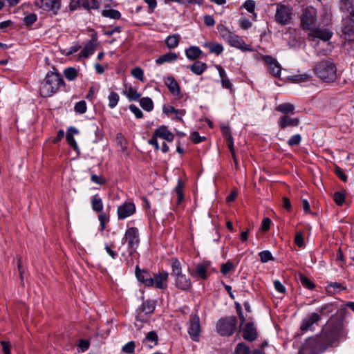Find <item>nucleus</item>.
Instances as JSON below:
<instances>
[{"mask_svg": "<svg viewBox=\"0 0 354 354\" xmlns=\"http://www.w3.org/2000/svg\"><path fill=\"white\" fill-rule=\"evenodd\" d=\"M346 334L343 320L338 317H331L322 330L321 336L326 346H330L345 339Z\"/></svg>", "mask_w": 354, "mask_h": 354, "instance_id": "nucleus-1", "label": "nucleus"}, {"mask_svg": "<svg viewBox=\"0 0 354 354\" xmlns=\"http://www.w3.org/2000/svg\"><path fill=\"white\" fill-rule=\"evenodd\" d=\"M65 82L60 73L50 71L47 73L39 86L40 95L44 97L53 95L57 92L60 86H64Z\"/></svg>", "mask_w": 354, "mask_h": 354, "instance_id": "nucleus-2", "label": "nucleus"}, {"mask_svg": "<svg viewBox=\"0 0 354 354\" xmlns=\"http://www.w3.org/2000/svg\"><path fill=\"white\" fill-rule=\"evenodd\" d=\"M315 74L325 82H334L337 78V66L333 59L319 62L314 68Z\"/></svg>", "mask_w": 354, "mask_h": 354, "instance_id": "nucleus-3", "label": "nucleus"}, {"mask_svg": "<svg viewBox=\"0 0 354 354\" xmlns=\"http://www.w3.org/2000/svg\"><path fill=\"white\" fill-rule=\"evenodd\" d=\"M351 8L348 9L342 8L341 0L339 3V9L346 13L349 14V17L344 20L343 34L346 40L354 41V0H349Z\"/></svg>", "mask_w": 354, "mask_h": 354, "instance_id": "nucleus-4", "label": "nucleus"}, {"mask_svg": "<svg viewBox=\"0 0 354 354\" xmlns=\"http://www.w3.org/2000/svg\"><path fill=\"white\" fill-rule=\"evenodd\" d=\"M237 319L234 316L221 318L216 323V330L222 336L232 335L236 328Z\"/></svg>", "mask_w": 354, "mask_h": 354, "instance_id": "nucleus-5", "label": "nucleus"}, {"mask_svg": "<svg viewBox=\"0 0 354 354\" xmlns=\"http://www.w3.org/2000/svg\"><path fill=\"white\" fill-rule=\"evenodd\" d=\"M328 346L322 340V336L318 338H309L299 350L300 354H318L324 351Z\"/></svg>", "mask_w": 354, "mask_h": 354, "instance_id": "nucleus-6", "label": "nucleus"}, {"mask_svg": "<svg viewBox=\"0 0 354 354\" xmlns=\"http://www.w3.org/2000/svg\"><path fill=\"white\" fill-rule=\"evenodd\" d=\"M215 271V269L212 267L211 262L208 261L198 263L194 268L189 269V272L192 277L202 280L207 279Z\"/></svg>", "mask_w": 354, "mask_h": 354, "instance_id": "nucleus-7", "label": "nucleus"}, {"mask_svg": "<svg viewBox=\"0 0 354 354\" xmlns=\"http://www.w3.org/2000/svg\"><path fill=\"white\" fill-rule=\"evenodd\" d=\"M317 24V12L311 6L303 9L301 16V26L304 30H312Z\"/></svg>", "mask_w": 354, "mask_h": 354, "instance_id": "nucleus-8", "label": "nucleus"}, {"mask_svg": "<svg viewBox=\"0 0 354 354\" xmlns=\"http://www.w3.org/2000/svg\"><path fill=\"white\" fill-rule=\"evenodd\" d=\"M34 6L46 12H51L53 15H57L61 7V0H34Z\"/></svg>", "mask_w": 354, "mask_h": 354, "instance_id": "nucleus-9", "label": "nucleus"}, {"mask_svg": "<svg viewBox=\"0 0 354 354\" xmlns=\"http://www.w3.org/2000/svg\"><path fill=\"white\" fill-rule=\"evenodd\" d=\"M292 8L289 5L277 3L275 20L281 25L288 24L292 18Z\"/></svg>", "mask_w": 354, "mask_h": 354, "instance_id": "nucleus-10", "label": "nucleus"}, {"mask_svg": "<svg viewBox=\"0 0 354 354\" xmlns=\"http://www.w3.org/2000/svg\"><path fill=\"white\" fill-rule=\"evenodd\" d=\"M123 240L128 243L130 249V254L136 251L140 243V234L138 229L132 227L128 228L125 233Z\"/></svg>", "mask_w": 354, "mask_h": 354, "instance_id": "nucleus-11", "label": "nucleus"}, {"mask_svg": "<svg viewBox=\"0 0 354 354\" xmlns=\"http://www.w3.org/2000/svg\"><path fill=\"white\" fill-rule=\"evenodd\" d=\"M156 307L155 302L151 300H147L142 303L136 310V319L140 322H146L147 321V315L153 312Z\"/></svg>", "mask_w": 354, "mask_h": 354, "instance_id": "nucleus-12", "label": "nucleus"}, {"mask_svg": "<svg viewBox=\"0 0 354 354\" xmlns=\"http://www.w3.org/2000/svg\"><path fill=\"white\" fill-rule=\"evenodd\" d=\"M187 332L191 339L194 342L199 341L201 332L200 319L197 315H192L188 322Z\"/></svg>", "mask_w": 354, "mask_h": 354, "instance_id": "nucleus-13", "label": "nucleus"}, {"mask_svg": "<svg viewBox=\"0 0 354 354\" xmlns=\"http://www.w3.org/2000/svg\"><path fill=\"white\" fill-rule=\"evenodd\" d=\"M320 319L321 315L319 313H311L309 316L302 320L300 326V330L304 332L314 330V325H317Z\"/></svg>", "mask_w": 354, "mask_h": 354, "instance_id": "nucleus-14", "label": "nucleus"}, {"mask_svg": "<svg viewBox=\"0 0 354 354\" xmlns=\"http://www.w3.org/2000/svg\"><path fill=\"white\" fill-rule=\"evenodd\" d=\"M309 38L312 41L315 39H319L323 41H328L333 36V32L327 28H313L310 30L309 33Z\"/></svg>", "mask_w": 354, "mask_h": 354, "instance_id": "nucleus-15", "label": "nucleus"}, {"mask_svg": "<svg viewBox=\"0 0 354 354\" xmlns=\"http://www.w3.org/2000/svg\"><path fill=\"white\" fill-rule=\"evenodd\" d=\"M136 212V206L133 203L126 202L118 207V216L120 220H124Z\"/></svg>", "mask_w": 354, "mask_h": 354, "instance_id": "nucleus-16", "label": "nucleus"}, {"mask_svg": "<svg viewBox=\"0 0 354 354\" xmlns=\"http://www.w3.org/2000/svg\"><path fill=\"white\" fill-rule=\"evenodd\" d=\"M169 274L166 271H160L151 277L152 286L159 289L166 288L167 286Z\"/></svg>", "mask_w": 354, "mask_h": 354, "instance_id": "nucleus-17", "label": "nucleus"}, {"mask_svg": "<svg viewBox=\"0 0 354 354\" xmlns=\"http://www.w3.org/2000/svg\"><path fill=\"white\" fill-rule=\"evenodd\" d=\"M227 43L242 51H252V48L250 45H247L241 37L234 33L232 35Z\"/></svg>", "mask_w": 354, "mask_h": 354, "instance_id": "nucleus-18", "label": "nucleus"}, {"mask_svg": "<svg viewBox=\"0 0 354 354\" xmlns=\"http://www.w3.org/2000/svg\"><path fill=\"white\" fill-rule=\"evenodd\" d=\"M263 62L268 64L270 73L274 77H279L281 67L277 59L270 55L263 56Z\"/></svg>", "mask_w": 354, "mask_h": 354, "instance_id": "nucleus-19", "label": "nucleus"}, {"mask_svg": "<svg viewBox=\"0 0 354 354\" xmlns=\"http://www.w3.org/2000/svg\"><path fill=\"white\" fill-rule=\"evenodd\" d=\"M242 336L244 339L252 342L257 337V329L254 327V324L251 322L247 323L243 328V334Z\"/></svg>", "mask_w": 354, "mask_h": 354, "instance_id": "nucleus-20", "label": "nucleus"}, {"mask_svg": "<svg viewBox=\"0 0 354 354\" xmlns=\"http://www.w3.org/2000/svg\"><path fill=\"white\" fill-rule=\"evenodd\" d=\"M153 133L158 138L165 140L167 142H172L174 138V134L165 125L160 126L154 131Z\"/></svg>", "mask_w": 354, "mask_h": 354, "instance_id": "nucleus-21", "label": "nucleus"}, {"mask_svg": "<svg viewBox=\"0 0 354 354\" xmlns=\"http://www.w3.org/2000/svg\"><path fill=\"white\" fill-rule=\"evenodd\" d=\"M164 83L170 93L174 96H178L180 93L179 84L173 77H164Z\"/></svg>", "mask_w": 354, "mask_h": 354, "instance_id": "nucleus-22", "label": "nucleus"}, {"mask_svg": "<svg viewBox=\"0 0 354 354\" xmlns=\"http://www.w3.org/2000/svg\"><path fill=\"white\" fill-rule=\"evenodd\" d=\"M215 68L218 72L222 87L223 88L232 90L233 85L227 77L225 71L220 65H215Z\"/></svg>", "mask_w": 354, "mask_h": 354, "instance_id": "nucleus-23", "label": "nucleus"}, {"mask_svg": "<svg viewBox=\"0 0 354 354\" xmlns=\"http://www.w3.org/2000/svg\"><path fill=\"white\" fill-rule=\"evenodd\" d=\"M299 123V118H292L287 115L281 117L278 121V124L281 129H285L288 127H297Z\"/></svg>", "mask_w": 354, "mask_h": 354, "instance_id": "nucleus-24", "label": "nucleus"}, {"mask_svg": "<svg viewBox=\"0 0 354 354\" xmlns=\"http://www.w3.org/2000/svg\"><path fill=\"white\" fill-rule=\"evenodd\" d=\"M176 286L182 290H188L192 287V282L189 277L185 274H181L176 277Z\"/></svg>", "mask_w": 354, "mask_h": 354, "instance_id": "nucleus-25", "label": "nucleus"}, {"mask_svg": "<svg viewBox=\"0 0 354 354\" xmlns=\"http://www.w3.org/2000/svg\"><path fill=\"white\" fill-rule=\"evenodd\" d=\"M136 275L139 281L143 283L147 286H152L151 277L147 272L139 270L137 266Z\"/></svg>", "mask_w": 354, "mask_h": 354, "instance_id": "nucleus-26", "label": "nucleus"}, {"mask_svg": "<svg viewBox=\"0 0 354 354\" xmlns=\"http://www.w3.org/2000/svg\"><path fill=\"white\" fill-rule=\"evenodd\" d=\"M96 44L93 41H89L86 44L83 49L80 53V58H88L93 55L95 50Z\"/></svg>", "mask_w": 354, "mask_h": 354, "instance_id": "nucleus-27", "label": "nucleus"}, {"mask_svg": "<svg viewBox=\"0 0 354 354\" xmlns=\"http://www.w3.org/2000/svg\"><path fill=\"white\" fill-rule=\"evenodd\" d=\"M178 58V55L175 53L169 52L165 53L156 59V63L158 65L163 64L165 63H170L176 61Z\"/></svg>", "mask_w": 354, "mask_h": 354, "instance_id": "nucleus-28", "label": "nucleus"}, {"mask_svg": "<svg viewBox=\"0 0 354 354\" xmlns=\"http://www.w3.org/2000/svg\"><path fill=\"white\" fill-rule=\"evenodd\" d=\"M187 68L197 75H202L207 69V64L204 62L196 61L193 64L189 65Z\"/></svg>", "mask_w": 354, "mask_h": 354, "instance_id": "nucleus-29", "label": "nucleus"}, {"mask_svg": "<svg viewBox=\"0 0 354 354\" xmlns=\"http://www.w3.org/2000/svg\"><path fill=\"white\" fill-rule=\"evenodd\" d=\"M203 46L207 48L210 53H214L217 55L221 54L224 50L223 46L218 43L212 41H206L203 44Z\"/></svg>", "mask_w": 354, "mask_h": 354, "instance_id": "nucleus-30", "label": "nucleus"}, {"mask_svg": "<svg viewBox=\"0 0 354 354\" xmlns=\"http://www.w3.org/2000/svg\"><path fill=\"white\" fill-rule=\"evenodd\" d=\"M202 54V51L198 46H190L185 50V55L190 60L198 59Z\"/></svg>", "mask_w": 354, "mask_h": 354, "instance_id": "nucleus-31", "label": "nucleus"}, {"mask_svg": "<svg viewBox=\"0 0 354 354\" xmlns=\"http://www.w3.org/2000/svg\"><path fill=\"white\" fill-rule=\"evenodd\" d=\"M180 40V36L178 34L171 35L165 39V44L169 49L175 48L178 46Z\"/></svg>", "mask_w": 354, "mask_h": 354, "instance_id": "nucleus-32", "label": "nucleus"}, {"mask_svg": "<svg viewBox=\"0 0 354 354\" xmlns=\"http://www.w3.org/2000/svg\"><path fill=\"white\" fill-rule=\"evenodd\" d=\"M158 337L155 331L149 332L145 339L143 340V343H148L147 346L149 348H153L154 346L158 344Z\"/></svg>", "mask_w": 354, "mask_h": 354, "instance_id": "nucleus-33", "label": "nucleus"}, {"mask_svg": "<svg viewBox=\"0 0 354 354\" xmlns=\"http://www.w3.org/2000/svg\"><path fill=\"white\" fill-rule=\"evenodd\" d=\"M63 73L68 81H74L78 77L79 71L74 67H68L64 70Z\"/></svg>", "mask_w": 354, "mask_h": 354, "instance_id": "nucleus-34", "label": "nucleus"}, {"mask_svg": "<svg viewBox=\"0 0 354 354\" xmlns=\"http://www.w3.org/2000/svg\"><path fill=\"white\" fill-rule=\"evenodd\" d=\"M276 109L277 111L281 112L285 115L288 113L294 114L295 106L293 104L290 103H283L279 104Z\"/></svg>", "mask_w": 354, "mask_h": 354, "instance_id": "nucleus-35", "label": "nucleus"}, {"mask_svg": "<svg viewBox=\"0 0 354 354\" xmlns=\"http://www.w3.org/2000/svg\"><path fill=\"white\" fill-rule=\"evenodd\" d=\"M92 209L95 212H101L103 209V203L98 195H95L91 199Z\"/></svg>", "mask_w": 354, "mask_h": 354, "instance_id": "nucleus-36", "label": "nucleus"}, {"mask_svg": "<svg viewBox=\"0 0 354 354\" xmlns=\"http://www.w3.org/2000/svg\"><path fill=\"white\" fill-rule=\"evenodd\" d=\"M217 29L220 36L226 42L229 40L232 35L234 33L231 32L227 27L221 24L218 25Z\"/></svg>", "mask_w": 354, "mask_h": 354, "instance_id": "nucleus-37", "label": "nucleus"}, {"mask_svg": "<svg viewBox=\"0 0 354 354\" xmlns=\"http://www.w3.org/2000/svg\"><path fill=\"white\" fill-rule=\"evenodd\" d=\"M102 15L113 19H119L121 17L120 12L117 10L105 9L102 11Z\"/></svg>", "mask_w": 354, "mask_h": 354, "instance_id": "nucleus-38", "label": "nucleus"}, {"mask_svg": "<svg viewBox=\"0 0 354 354\" xmlns=\"http://www.w3.org/2000/svg\"><path fill=\"white\" fill-rule=\"evenodd\" d=\"M140 106L147 111H151L153 109V102L150 97H142L140 100Z\"/></svg>", "mask_w": 354, "mask_h": 354, "instance_id": "nucleus-39", "label": "nucleus"}, {"mask_svg": "<svg viewBox=\"0 0 354 354\" xmlns=\"http://www.w3.org/2000/svg\"><path fill=\"white\" fill-rule=\"evenodd\" d=\"M233 354H250V347L244 342H240L236 346Z\"/></svg>", "mask_w": 354, "mask_h": 354, "instance_id": "nucleus-40", "label": "nucleus"}, {"mask_svg": "<svg viewBox=\"0 0 354 354\" xmlns=\"http://www.w3.org/2000/svg\"><path fill=\"white\" fill-rule=\"evenodd\" d=\"M299 281L304 287H305L309 290H313L315 288V285L314 284V283L312 281H310L304 274H300L299 275Z\"/></svg>", "mask_w": 354, "mask_h": 354, "instance_id": "nucleus-41", "label": "nucleus"}, {"mask_svg": "<svg viewBox=\"0 0 354 354\" xmlns=\"http://www.w3.org/2000/svg\"><path fill=\"white\" fill-rule=\"evenodd\" d=\"M119 99V95L114 91H111L108 96L109 107L111 109L115 108L118 103Z\"/></svg>", "mask_w": 354, "mask_h": 354, "instance_id": "nucleus-42", "label": "nucleus"}, {"mask_svg": "<svg viewBox=\"0 0 354 354\" xmlns=\"http://www.w3.org/2000/svg\"><path fill=\"white\" fill-rule=\"evenodd\" d=\"M115 248V243L113 241L106 243L104 245L106 252L113 259H115L118 257V253L114 250Z\"/></svg>", "mask_w": 354, "mask_h": 354, "instance_id": "nucleus-43", "label": "nucleus"}, {"mask_svg": "<svg viewBox=\"0 0 354 354\" xmlns=\"http://www.w3.org/2000/svg\"><path fill=\"white\" fill-rule=\"evenodd\" d=\"M172 274L176 277L183 274L180 263L177 259H174L171 263Z\"/></svg>", "mask_w": 354, "mask_h": 354, "instance_id": "nucleus-44", "label": "nucleus"}, {"mask_svg": "<svg viewBox=\"0 0 354 354\" xmlns=\"http://www.w3.org/2000/svg\"><path fill=\"white\" fill-rule=\"evenodd\" d=\"M74 110L76 113L83 114L87 110L86 102L84 100H81L75 104Z\"/></svg>", "mask_w": 354, "mask_h": 354, "instance_id": "nucleus-45", "label": "nucleus"}, {"mask_svg": "<svg viewBox=\"0 0 354 354\" xmlns=\"http://www.w3.org/2000/svg\"><path fill=\"white\" fill-rule=\"evenodd\" d=\"M125 94L127 95V97L129 100H138L140 97V94L137 92V91L132 88L129 87L126 91Z\"/></svg>", "mask_w": 354, "mask_h": 354, "instance_id": "nucleus-46", "label": "nucleus"}, {"mask_svg": "<svg viewBox=\"0 0 354 354\" xmlns=\"http://www.w3.org/2000/svg\"><path fill=\"white\" fill-rule=\"evenodd\" d=\"M183 185L180 181H178V185L175 187V192L177 196V204L179 205L183 200Z\"/></svg>", "mask_w": 354, "mask_h": 354, "instance_id": "nucleus-47", "label": "nucleus"}, {"mask_svg": "<svg viewBox=\"0 0 354 354\" xmlns=\"http://www.w3.org/2000/svg\"><path fill=\"white\" fill-rule=\"evenodd\" d=\"M311 75L307 73L295 75L292 77V80L296 83L304 82L308 81Z\"/></svg>", "mask_w": 354, "mask_h": 354, "instance_id": "nucleus-48", "label": "nucleus"}, {"mask_svg": "<svg viewBox=\"0 0 354 354\" xmlns=\"http://www.w3.org/2000/svg\"><path fill=\"white\" fill-rule=\"evenodd\" d=\"M131 75L140 82H143L145 81L144 79V72L143 70L140 67H135L131 70Z\"/></svg>", "mask_w": 354, "mask_h": 354, "instance_id": "nucleus-49", "label": "nucleus"}, {"mask_svg": "<svg viewBox=\"0 0 354 354\" xmlns=\"http://www.w3.org/2000/svg\"><path fill=\"white\" fill-rule=\"evenodd\" d=\"M259 255L262 263H267L270 261L274 260V258L269 250H263L259 252Z\"/></svg>", "mask_w": 354, "mask_h": 354, "instance_id": "nucleus-50", "label": "nucleus"}, {"mask_svg": "<svg viewBox=\"0 0 354 354\" xmlns=\"http://www.w3.org/2000/svg\"><path fill=\"white\" fill-rule=\"evenodd\" d=\"M234 270V264L228 261L226 263H223L221 266V272L223 275H226L230 272Z\"/></svg>", "mask_w": 354, "mask_h": 354, "instance_id": "nucleus-51", "label": "nucleus"}, {"mask_svg": "<svg viewBox=\"0 0 354 354\" xmlns=\"http://www.w3.org/2000/svg\"><path fill=\"white\" fill-rule=\"evenodd\" d=\"M333 200L337 205H342L345 201V194L341 192H336L334 193Z\"/></svg>", "mask_w": 354, "mask_h": 354, "instance_id": "nucleus-52", "label": "nucleus"}, {"mask_svg": "<svg viewBox=\"0 0 354 354\" xmlns=\"http://www.w3.org/2000/svg\"><path fill=\"white\" fill-rule=\"evenodd\" d=\"M106 0H89L88 10L99 9L101 6L106 4Z\"/></svg>", "mask_w": 354, "mask_h": 354, "instance_id": "nucleus-53", "label": "nucleus"}, {"mask_svg": "<svg viewBox=\"0 0 354 354\" xmlns=\"http://www.w3.org/2000/svg\"><path fill=\"white\" fill-rule=\"evenodd\" d=\"M37 19V16L35 13H30L26 15L24 18V22L26 26L33 24Z\"/></svg>", "mask_w": 354, "mask_h": 354, "instance_id": "nucleus-54", "label": "nucleus"}, {"mask_svg": "<svg viewBox=\"0 0 354 354\" xmlns=\"http://www.w3.org/2000/svg\"><path fill=\"white\" fill-rule=\"evenodd\" d=\"M98 220L100 223L101 230H104L105 229L106 224L109 221V216L106 213L102 212L98 215Z\"/></svg>", "mask_w": 354, "mask_h": 354, "instance_id": "nucleus-55", "label": "nucleus"}, {"mask_svg": "<svg viewBox=\"0 0 354 354\" xmlns=\"http://www.w3.org/2000/svg\"><path fill=\"white\" fill-rule=\"evenodd\" d=\"M301 141V136L300 134H295L290 137L288 141L289 146L299 145Z\"/></svg>", "mask_w": 354, "mask_h": 354, "instance_id": "nucleus-56", "label": "nucleus"}, {"mask_svg": "<svg viewBox=\"0 0 354 354\" xmlns=\"http://www.w3.org/2000/svg\"><path fill=\"white\" fill-rule=\"evenodd\" d=\"M333 310V305L332 304H327L322 306L319 308V313L321 315H327Z\"/></svg>", "mask_w": 354, "mask_h": 354, "instance_id": "nucleus-57", "label": "nucleus"}, {"mask_svg": "<svg viewBox=\"0 0 354 354\" xmlns=\"http://www.w3.org/2000/svg\"><path fill=\"white\" fill-rule=\"evenodd\" d=\"M135 343L133 341L129 342L123 347L122 351L125 353L131 354L134 352Z\"/></svg>", "mask_w": 354, "mask_h": 354, "instance_id": "nucleus-58", "label": "nucleus"}, {"mask_svg": "<svg viewBox=\"0 0 354 354\" xmlns=\"http://www.w3.org/2000/svg\"><path fill=\"white\" fill-rule=\"evenodd\" d=\"M66 139L68 144L73 148L74 151H77L79 150L77 143L76 142L73 136H71V135H66Z\"/></svg>", "mask_w": 354, "mask_h": 354, "instance_id": "nucleus-59", "label": "nucleus"}, {"mask_svg": "<svg viewBox=\"0 0 354 354\" xmlns=\"http://www.w3.org/2000/svg\"><path fill=\"white\" fill-rule=\"evenodd\" d=\"M129 110L135 115L137 118H141L143 116L142 111L136 105L130 104Z\"/></svg>", "mask_w": 354, "mask_h": 354, "instance_id": "nucleus-60", "label": "nucleus"}, {"mask_svg": "<svg viewBox=\"0 0 354 354\" xmlns=\"http://www.w3.org/2000/svg\"><path fill=\"white\" fill-rule=\"evenodd\" d=\"M243 7L249 12H254L255 9V2L253 0H247L244 4Z\"/></svg>", "mask_w": 354, "mask_h": 354, "instance_id": "nucleus-61", "label": "nucleus"}, {"mask_svg": "<svg viewBox=\"0 0 354 354\" xmlns=\"http://www.w3.org/2000/svg\"><path fill=\"white\" fill-rule=\"evenodd\" d=\"M221 133L226 140L232 139L230 129L227 126L221 127Z\"/></svg>", "mask_w": 354, "mask_h": 354, "instance_id": "nucleus-62", "label": "nucleus"}, {"mask_svg": "<svg viewBox=\"0 0 354 354\" xmlns=\"http://www.w3.org/2000/svg\"><path fill=\"white\" fill-rule=\"evenodd\" d=\"M295 243L299 247L301 248L304 245V237L301 232H297L295 234Z\"/></svg>", "mask_w": 354, "mask_h": 354, "instance_id": "nucleus-63", "label": "nucleus"}, {"mask_svg": "<svg viewBox=\"0 0 354 354\" xmlns=\"http://www.w3.org/2000/svg\"><path fill=\"white\" fill-rule=\"evenodd\" d=\"M274 286L275 290L279 292V293H285L286 292V288L285 286L279 281L275 280L274 281Z\"/></svg>", "mask_w": 354, "mask_h": 354, "instance_id": "nucleus-64", "label": "nucleus"}]
</instances>
